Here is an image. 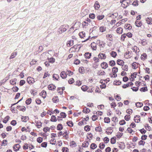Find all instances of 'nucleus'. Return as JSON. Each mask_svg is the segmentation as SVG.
Segmentation results:
<instances>
[{
    "label": "nucleus",
    "instance_id": "f257e3e1",
    "mask_svg": "<svg viewBox=\"0 0 152 152\" xmlns=\"http://www.w3.org/2000/svg\"><path fill=\"white\" fill-rule=\"evenodd\" d=\"M80 47L79 45H76L71 48L69 50L70 53L78 52L80 49Z\"/></svg>",
    "mask_w": 152,
    "mask_h": 152
},
{
    "label": "nucleus",
    "instance_id": "f03ea898",
    "mask_svg": "<svg viewBox=\"0 0 152 152\" xmlns=\"http://www.w3.org/2000/svg\"><path fill=\"white\" fill-rule=\"evenodd\" d=\"M81 89L83 91H87L88 93H92L94 90L93 88L89 87L85 85L82 86Z\"/></svg>",
    "mask_w": 152,
    "mask_h": 152
},
{
    "label": "nucleus",
    "instance_id": "7ed1b4c3",
    "mask_svg": "<svg viewBox=\"0 0 152 152\" xmlns=\"http://www.w3.org/2000/svg\"><path fill=\"white\" fill-rule=\"evenodd\" d=\"M100 59L98 57H94L91 60V62L94 65L98 66L99 64Z\"/></svg>",
    "mask_w": 152,
    "mask_h": 152
},
{
    "label": "nucleus",
    "instance_id": "20e7f679",
    "mask_svg": "<svg viewBox=\"0 0 152 152\" xmlns=\"http://www.w3.org/2000/svg\"><path fill=\"white\" fill-rule=\"evenodd\" d=\"M69 131L68 130L64 131L63 134V137L64 139L68 140L69 138Z\"/></svg>",
    "mask_w": 152,
    "mask_h": 152
},
{
    "label": "nucleus",
    "instance_id": "39448f33",
    "mask_svg": "<svg viewBox=\"0 0 152 152\" xmlns=\"http://www.w3.org/2000/svg\"><path fill=\"white\" fill-rule=\"evenodd\" d=\"M27 82L29 85H31L34 84L35 82L34 79L31 77H28L26 80Z\"/></svg>",
    "mask_w": 152,
    "mask_h": 152
},
{
    "label": "nucleus",
    "instance_id": "423d86ee",
    "mask_svg": "<svg viewBox=\"0 0 152 152\" xmlns=\"http://www.w3.org/2000/svg\"><path fill=\"white\" fill-rule=\"evenodd\" d=\"M130 0H127L121 3V7L124 8H126L130 4Z\"/></svg>",
    "mask_w": 152,
    "mask_h": 152
},
{
    "label": "nucleus",
    "instance_id": "0eeeda50",
    "mask_svg": "<svg viewBox=\"0 0 152 152\" xmlns=\"http://www.w3.org/2000/svg\"><path fill=\"white\" fill-rule=\"evenodd\" d=\"M68 28V25H62L59 28V32L61 33H63Z\"/></svg>",
    "mask_w": 152,
    "mask_h": 152
},
{
    "label": "nucleus",
    "instance_id": "6e6552de",
    "mask_svg": "<svg viewBox=\"0 0 152 152\" xmlns=\"http://www.w3.org/2000/svg\"><path fill=\"white\" fill-rule=\"evenodd\" d=\"M98 57L99 59L104 60L107 58V56L105 53H100L98 55Z\"/></svg>",
    "mask_w": 152,
    "mask_h": 152
},
{
    "label": "nucleus",
    "instance_id": "1a4fd4ad",
    "mask_svg": "<svg viewBox=\"0 0 152 152\" xmlns=\"http://www.w3.org/2000/svg\"><path fill=\"white\" fill-rule=\"evenodd\" d=\"M113 127H108L106 129L105 133L108 135H111L113 132Z\"/></svg>",
    "mask_w": 152,
    "mask_h": 152
},
{
    "label": "nucleus",
    "instance_id": "9d476101",
    "mask_svg": "<svg viewBox=\"0 0 152 152\" xmlns=\"http://www.w3.org/2000/svg\"><path fill=\"white\" fill-rule=\"evenodd\" d=\"M20 148V145L19 144H14L13 146V150L15 151H17L19 150Z\"/></svg>",
    "mask_w": 152,
    "mask_h": 152
},
{
    "label": "nucleus",
    "instance_id": "9b49d317",
    "mask_svg": "<svg viewBox=\"0 0 152 152\" xmlns=\"http://www.w3.org/2000/svg\"><path fill=\"white\" fill-rule=\"evenodd\" d=\"M100 83L101 84L100 85V88L101 89L105 88L106 87V85L105 83V80H101L100 81Z\"/></svg>",
    "mask_w": 152,
    "mask_h": 152
},
{
    "label": "nucleus",
    "instance_id": "f8f14e48",
    "mask_svg": "<svg viewBox=\"0 0 152 152\" xmlns=\"http://www.w3.org/2000/svg\"><path fill=\"white\" fill-rule=\"evenodd\" d=\"M48 88L49 90L54 91L55 90L56 87L54 85L51 84L48 86Z\"/></svg>",
    "mask_w": 152,
    "mask_h": 152
},
{
    "label": "nucleus",
    "instance_id": "ddd939ff",
    "mask_svg": "<svg viewBox=\"0 0 152 152\" xmlns=\"http://www.w3.org/2000/svg\"><path fill=\"white\" fill-rule=\"evenodd\" d=\"M140 115H136L134 116V120L136 123H138L140 121Z\"/></svg>",
    "mask_w": 152,
    "mask_h": 152
},
{
    "label": "nucleus",
    "instance_id": "4468645a",
    "mask_svg": "<svg viewBox=\"0 0 152 152\" xmlns=\"http://www.w3.org/2000/svg\"><path fill=\"white\" fill-rule=\"evenodd\" d=\"M100 66L102 69H105L108 67V64L106 62H103L101 64Z\"/></svg>",
    "mask_w": 152,
    "mask_h": 152
},
{
    "label": "nucleus",
    "instance_id": "2eb2a0df",
    "mask_svg": "<svg viewBox=\"0 0 152 152\" xmlns=\"http://www.w3.org/2000/svg\"><path fill=\"white\" fill-rule=\"evenodd\" d=\"M35 126L38 128H40L42 126V123L40 121H35Z\"/></svg>",
    "mask_w": 152,
    "mask_h": 152
},
{
    "label": "nucleus",
    "instance_id": "dca6fc26",
    "mask_svg": "<svg viewBox=\"0 0 152 152\" xmlns=\"http://www.w3.org/2000/svg\"><path fill=\"white\" fill-rule=\"evenodd\" d=\"M126 131L127 133L132 135L134 134L135 132V131L133 130L131 128L129 127L127 128Z\"/></svg>",
    "mask_w": 152,
    "mask_h": 152
},
{
    "label": "nucleus",
    "instance_id": "f3484780",
    "mask_svg": "<svg viewBox=\"0 0 152 152\" xmlns=\"http://www.w3.org/2000/svg\"><path fill=\"white\" fill-rule=\"evenodd\" d=\"M135 25L138 27H140L142 25V21L136 20L135 22Z\"/></svg>",
    "mask_w": 152,
    "mask_h": 152
},
{
    "label": "nucleus",
    "instance_id": "a211bd4d",
    "mask_svg": "<svg viewBox=\"0 0 152 152\" xmlns=\"http://www.w3.org/2000/svg\"><path fill=\"white\" fill-rule=\"evenodd\" d=\"M132 53L129 51L126 52L124 54V57L126 58H129L132 56Z\"/></svg>",
    "mask_w": 152,
    "mask_h": 152
},
{
    "label": "nucleus",
    "instance_id": "6ab92c4d",
    "mask_svg": "<svg viewBox=\"0 0 152 152\" xmlns=\"http://www.w3.org/2000/svg\"><path fill=\"white\" fill-rule=\"evenodd\" d=\"M137 75V73L136 72L132 73L131 75V78H129L130 80L131 81H133L136 78Z\"/></svg>",
    "mask_w": 152,
    "mask_h": 152
},
{
    "label": "nucleus",
    "instance_id": "aec40b11",
    "mask_svg": "<svg viewBox=\"0 0 152 152\" xmlns=\"http://www.w3.org/2000/svg\"><path fill=\"white\" fill-rule=\"evenodd\" d=\"M139 64L136 62H134L132 64V68L134 69H137L139 66Z\"/></svg>",
    "mask_w": 152,
    "mask_h": 152
},
{
    "label": "nucleus",
    "instance_id": "412c9836",
    "mask_svg": "<svg viewBox=\"0 0 152 152\" xmlns=\"http://www.w3.org/2000/svg\"><path fill=\"white\" fill-rule=\"evenodd\" d=\"M60 76L63 79H65L67 77V73L65 71H62L60 73Z\"/></svg>",
    "mask_w": 152,
    "mask_h": 152
},
{
    "label": "nucleus",
    "instance_id": "4be33fe9",
    "mask_svg": "<svg viewBox=\"0 0 152 152\" xmlns=\"http://www.w3.org/2000/svg\"><path fill=\"white\" fill-rule=\"evenodd\" d=\"M17 108L19 110L23 112L25 111L26 110V107L25 106H18L17 107Z\"/></svg>",
    "mask_w": 152,
    "mask_h": 152
},
{
    "label": "nucleus",
    "instance_id": "5701e85b",
    "mask_svg": "<svg viewBox=\"0 0 152 152\" xmlns=\"http://www.w3.org/2000/svg\"><path fill=\"white\" fill-rule=\"evenodd\" d=\"M106 39L110 41H112L113 40L112 34H107L106 35Z\"/></svg>",
    "mask_w": 152,
    "mask_h": 152
},
{
    "label": "nucleus",
    "instance_id": "b1692460",
    "mask_svg": "<svg viewBox=\"0 0 152 152\" xmlns=\"http://www.w3.org/2000/svg\"><path fill=\"white\" fill-rule=\"evenodd\" d=\"M118 147L121 149L123 150L124 149L125 147V145L124 143L123 142H120L118 143Z\"/></svg>",
    "mask_w": 152,
    "mask_h": 152
},
{
    "label": "nucleus",
    "instance_id": "393cba45",
    "mask_svg": "<svg viewBox=\"0 0 152 152\" xmlns=\"http://www.w3.org/2000/svg\"><path fill=\"white\" fill-rule=\"evenodd\" d=\"M40 95L43 98L45 99L46 98L47 93L46 92L45 90H42L40 94Z\"/></svg>",
    "mask_w": 152,
    "mask_h": 152
},
{
    "label": "nucleus",
    "instance_id": "a878e982",
    "mask_svg": "<svg viewBox=\"0 0 152 152\" xmlns=\"http://www.w3.org/2000/svg\"><path fill=\"white\" fill-rule=\"evenodd\" d=\"M125 21V19H123L117 23L116 24V27L119 26L121 25L124 23Z\"/></svg>",
    "mask_w": 152,
    "mask_h": 152
},
{
    "label": "nucleus",
    "instance_id": "bb28decb",
    "mask_svg": "<svg viewBox=\"0 0 152 152\" xmlns=\"http://www.w3.org/2000/svg\"><path fill=\"white\" fill-rule=\"evenodd\" d=\"M147 55L145 53H143L141 56V59L142 61H145L147 58Z\"/></svg>",
    "mask_w": 152,
    "mask_h": 152
},
{
    "label": "nucleus",
    "instance_id": "cd10ccee",
    "mask_svg": "<svg viewBox=\"0 0 152 152\" xmlns=\"http://www.w3.org/2000/svg\"><path fill=\"white\" fill-rule=\"evenodd\" d=\"M124 63V62L122 60L118 59L117 61V64L118 65L122 66Z\"/></svg>",
    "mask_w": 152,
    "mask_h": 152
},
{
    "label": "nucleus",
    "instance_id": "c85d7f7f",
    "mask_svg": "<svg viewBox=\"0 0 152 152\" xmlns=\"http://www.w3.org/2000/svg\"><path fill=\"white\" fill-rule=\"evenodd\" d=\"M94 8L95 10H98L100 7V5L99 4V2L96 1L95 2L94 5Z\"/></svg>",
    "mask_w": 152,
    "mask_h": 152
},
{
    "label": "nucleus",
    "instance_id": "c756f323",
    "mask_svg": "<svg viewBox=\"0 0 152 152\" xmlns=\"http://www.w3.org/2000/svg\"><path fill=\"white\" fill-rule=\"evenodd\" d=\"M69 145L71 148H74L77 146V144L75 141H72L70 142Z\"/></svg>",
    "mask_w": 152,
    "mask_h": 152
},
{
    "label": "nucleus",
    "instance_id": "7c9ffc66",
    "mask_svg": "<svg viewBox=\"0 0 152 152\" xmlns=\"http://www.w3.org/2000/svg\"><path fill=\"white\" fill-rule=\"evenodd\" d=\"M147 23L149 25L152 24V18L151 17H148L146 18Z\"/></svg>",
    "mask_w": 152,
    "mask_h": 152
},
{
    "label": "nucleus",
    "instance_id": "2f4dec72",
    "mask_svg": "<svg viewBox=\"0 0 152 152\" xmlns=\"http://www.w3.org/2000/svg\"><path fill=\"white\" fill-rule=\"evenodd\" d=\"M118 15V13L117 12H115L112 14H110V17H111L113 19L115 18Z\"/></svg>",
    "mask_w": 152,
    "mask_h": 152
},
{
    "label": "nucleus",
    "instance_id": "473e14b6",
    "mask_svg": "<svg viewBox=\"0 0 152 152\" xmlns=\"http://www.w3.org/2000/svg\"><path fill=\"white\" fill-rule=\"evenodd\" d=\"M121 69L124 71H127L128 69V66L126 64L125 65L124 64L121 66Z\"/></svg>",
    "mask_w": 152,
    "mask_h": 152
},
{
    "label": "nucleus",
    "instance_id": "72a5a7b5",
    "mask_svg": "<svg viewBox=\"0 0 152 152\" xmlns=\"http://www.w3.org/2000/svg\"><path fill=\"white\" fill-rule=\"evenodd\" d=\"M123 28H122L119 27L117 28L116 32L118 34H121L123 32Z\"/></svg>",
    "mask_w": 152,
    "mask_h": 152
},
{
    "label": "nucleus",
    "instance_id": "f704fd0d",
    "mask_svg": "<svg viewBox=\"0 0 152 152\" xmlns=\"http://www.w3.org/2000/svg\"><path fill=\"white\" fill-rule=\"evenodd\" d=\"M73 44V40H71L67 42V47H70L72 46Z\"/></svg>",
    "mask_w": 152,
    "mask_h": 152
},
{
    "label": "nucleus",
    "instance_id": "c9c22d12",
    "mask_svg": "<svg viewBox=\"0 0 152 152\" xmlns=\"http://www.w3.org/2000/svg\"><path fill=\"white\" fill-rule=\"evenodd\" d=\"M116 138L115 137H112L110 139V143L112 144H114L116 142Z\"/></svg>",
    "mask_w": 152,
    "mask_h": 152
},
{
    "label": "nucleus",
    "instance_id": "e433bc0d",
    "mask_svg": "<svg viewBox=\"0 0 152 152\" xmlns=\"http://www.w3.org/2000/svg\"><path fill=\"white\" fill-rule=\"evenodd\" d=\"M110 55L114 58H115L117 55L116 52L114 51H112L110 53Z\"/></svg>",
    "mask_w": 152,
    "mask_h": 152
},
{
    "label": "nucleus",
    "instance_id": "4c0bfd02",
    "mask_svg": "<svg viewBox=\"0 0 152 152\" xmlns=\"http://www.w3.org/2000/svg\"><path fill=\"white\" fill-rule=\"evenodd\" d=\"M91 53H90L89 52L86 53L84 54V56L86 58H91Z\"/></svg>",
    "mask_w": 152,
    "mask_h": 152
},
{
    "label": "nucleus",
    "instance_id": "58836bf2",
    "mask_svg": "<svg viewBox=\"0 0 152 152\" xmlns=\"http://www.w3.org/2000/svg\"><path fill=\"white\" fill-rule=\"evenodd\" d=\"M91 46L92 49L94 50H96L97 48L96 44L94 42H93L91 44Z\"/></svg>",
    "mask_w": 152,
    "mask_h": 152
},
{
    "label": "nucleus",
    "instance_id": "ea45409f",
    "mask_svg": "<svg viewBox=\"0 0 152 152\" xmlns=\"http://www.w3.org/2000/svg\"><path fill=\"white\" fill-rule=\"evenodd\" d=\"M8 144V141L7 140H4L2 142L1 145V146H6Z\"/></svg>",
    "mask_w": 152,
    "mask_h": 152
},
{
    "label": "nucleus",
    "instance_id": "a19ab883",
    "mask_svg": "<svg viewBox=\"0 0 152 152\" xmlns=\"http://www.w3.org/2000/svg\"><path fill=\"white\" fill-rule=\"evenodd\" d=\"M16 80L17 79L16 78L12 79L10 80V83L12 85H14L16 84Z\"/></svg>",
    "mask_w": 152,
    "mask_h": 152
},
{
    "label": "nucleus",
    "instance_id": "79ce46f5",
    "mask_svg": "<svg viewBox=\"0 0 152 152\" xmlns=\"http://www.w3.org/2000/svg\"><path fill=\"white\" fill-rule=\"evenodd\" d=\"M89 145V142L88 141H85L83 143L82 146L84 148L88 147Z\"/></svg>",
    "mask_w": 152,
    "mask_h": 152
},
{
    "label": "nucleus",
    "instance_id": "37998d69",
    "mask_svg": "<svg viewBox=\"0 0 152 152\" xmlns=\"http://www.w3.org/2000/svg\"><path fill=\"white\" fill-rule=\"evenodd\" d=\"M124 27L126 29L130 30L132 28V26L129 24H126L125 25Z\"/></svg>",
    "mask_w": 152,
    "mask_h": 152
},
{
    "label": "nucleus",
    "instance_id": "c03bdc74",
    "mask_svg": "<svg viewBox=\"0 0 152 152\" xmlns=\"http://www.w3.org/2000/svg\"><path fill=\"white\" fill-rule=\"evenodd\" d=\"M91 126L89 125H86L84 127V130L86 132H88L91 130Z\"/></svg>",
    "mask_w": 152,
    "mask_h": 152
},
{
    "label": "nucleus",
    "instance_id": "a18cd8bd",
    "mask_svg": "<svg viewBox=\"0 0 152 152\" xmlns=\"http://www.w3.org/2000/svg\"><path fill=\"white\" fill-rule=\"evenodd\" d=\"M99 30L100 32H103L106 31V27L104 26H102L99 27Z\"/></svg>",
    "mask_w": 152,
    "mask_h": 152
},
{
    "label": "nucleus",
    "instance_id": "49530a36",
    "mask_svg": "<svg viewBox=\"0 0 152 152\" xmlns=\"http://www.w3.org/2000/svg\"><path fill=\"white\" fill-rule=\"evenodd\" d=\"M111 119H112V121L113 122H114L116 124H117V123L118 121V118L117 117H116V116H114V117H112Z\"/></svg>",
    "mask_w": 152,
    "mask_h": 152
},
{
    "label": "nucleus",
    "instance_id": "de8ad7c7",
    "mask_svg": "<svg viewBox=\"0 0 152 152\" xmlns=\"http://www.w3.org/2000/svg\"><path fill=\"white\" fill-rule=\"evenodd\" d=\"M104 122L105 123L109 124L110 122V119L109 117H104Z\"/></svg>",
    "mask_w": 152,
    "mask_h": 152
},
{
    "label": "nucleus",
    "instance_id": "09e8293b",
    "mask_svg": "<svg viewBox=\"0 0 152 152\" xmlns=\"http://www.w3.org/2000/svg\"><path fill=\"white\" fill-rule=\"evenodd\" d=\"M109 65H110V66H114L115 65L116 63L115 61H114V60H110L109 61Z\"/></svg>",
    "mask_w": 152,
    "mask_h": 152
},
{
    "label": "nucleus",
    "instance_id": "8fccbe9b",
    "mask_svg": "<svg viewBox=\"0 0 152 152\" xmlns=\"http://www.w3.org/2000/svg\"><path fill=\"white\" fill-rule=\"evenodd\" d=\"M90 111V110L89 109L86 107H85V108H84L83 110V112L86 113H89Z\"/></svg>",
    "mask_w": 152,
    "mask_h": 152
},
{
    "label": "nucleus",
    "instance_id": "3c124183",
    "mask_svg": "<svg viewBox=\"0 0 152 152\" xmlns=\"http://www.w3.org/2000/svg\"><path fill=\"white\" fill-rule=\"evenodd\" d=\"M53 102L54 103H57L59 101L58 97L57 96H54L52 99Z\"/></svg>",
    "mask_w": 152,
    "mask_h": 152
},
{
    "label": "nucleus",
    "instance_id": "603ef678",
    "mask_svg": "<svg viewBox=\"0 0 152 152\" xmlns=\"http://www.w3.org/2000/svg\"><path fill=\"white\" fill-rule=\"evenodd\" d=\"M80 37L81 38H84L85 37V33L83 31L80 32L79 34Z\"/></svg>",
    "mask_w": 152,
    "mask_h": 152
},
{
    "label": "nucleus",
    "instance_id": "864d4df0",
    "mask_svg": "<svg viewBox=\"0 0 152 152\" xmlns=\"http://www.w3.org/2000/svg\"><path fill=\"white\" fill-rule=\"evenodd\" d=\"M126 37V34H122L121 37V42H124L125 38Z\"/></svg>",
    "mask_w": 152,
    "mask_h": 152
},
{
    "label": "nucleus",
    "instance_id": "5fc2aeb1",
    "mask_svg": "<svg viewBox=\"0 0 152 152\" xmlns=\"http://www.w3.org/2000/svg\"><path fill=\"white\" fill-rule=\"evenodd\" d=\"M93 137V134L91 133H89L87 134V138L89 140L92 139Z\"/></svg>",
    "mask_w": 152,
    "mask_h": 152
},
{
    "label": "nucleus",
    "instance_id": "6e6d98bb",
    "mask_svg": "<svg viewBox=\"0 0 152 152\" xmlns=\"http://www.w3.org/2000/svg\"><path fill=\"white\" fill-rule=\"evenodd\" d=\"M95 130L96 132H100L102 131V129L100 126H98L95 127Z\"/></svg>",
    "mask_w": 152,
    "mask_h": 152
},
{
    "label": "nucleus",
    "instance_id": "4d7b16f0",
    "mask_svg": "<svg viewBox=\"0 0 152 152\" xmlns=\"http://www.w3.org/2000/svg\"><path fill=\"white\" fill-rule=\"evenodd\" d=\"M50 121L52 122H56L57 121V118H56V117L54 115H52L50 119Z\"/></svg>",
    "mask_w": 152,
    "mask_h": 152
},
{
    "label": "nucleus",
    "instance_id": "13d9d810",
    "mask_svg": "<svg viewBox=\"0 0 152 152\" xmlns=\"http://www.w3.org/2000/svg\"><path fill=\"white\" fill-rule=\"evenodd\" d=\"M79 72L81 74H83L85 72V69L84 67L81 66L80 67L79 69Z\"/></svg>",
    "mask_w": 152,
    "mask_h": 152
},
{
    "label": "nucleus",
    "instance_id": "bf43d9fd",
    "mask_svg": "<svg viewBox=\"0 0 152 152\" xmlns=\"http://www.w3.org/2000/svg\"><path fill=\"white\" fill-rule=\"evenodd\" d=\"M29 146L30 145L27 143H25L24 144V145L23 146V148L24 150H27L28 149Z\"/></svg>",
    "mask_w": 152,
    "mask_h": 152
},
{
    "label": "nucleus",
    "instance_id": "052dcab7",
    "mask_svg": "<svg viewBox=\"0 0 152 152\" xmlns=\"http://www.w3.org/2000/svg\"><path fill=\"white\" fill-rule=\"evenodd\" d=\"M63 129V126L62 124H58L57 126V129L58 130H61Z\"/></svg>",
    "mask_w": 152,
    "mask_h": 152
},
{
    "label": "nucleus",
    "instance_id": "680f3d73",
    "mask_svg": "<svg viewBox=\"0 0 152 152\" xmlns=\"http://www.w3.org/2000/svg\"><path fill=\"white\" fill-rule=\"evenodd\" d=\"M17 53L16 52L12 53L11 54L10 56V59H12V58H14L15 57V56L17 55Z\"/></svg>",
    "mask_w": 152,
    "mask_h": 152
},
{
    "label": "nucleus",
    "instance_id": "e2e57ef3",
    "mask_svg": "<svg viewBox=\"0 0 152 152\" xmlns=\"http://www.w3.org/2000/svg\"><path fill=\"white\" fill-rule=\"evenodd\" d=\"M123 133L122 132H118L117 133V134L116 135V137L117 138L120 139L122 137V136L123 135Z\"/></svg>",
    "mask_w": 152,
    "mask_h": 152
},
{
    "label": "nucleus",
    "instance_id": "0e129e2a",
    "mask_svg": "<svg viewBox=\"0 0 152 152\" xmlns=\"http://www.w3.org/2000/svg\"><path fill=\"white\" fill-rule=\"evenodd\" d=\"M116 103L115 102H113L110 103L111 108L114 109V110L115 109V107H116Z\"/></svg>",
    "mask_w": 152,
    "mask_h": 152
},
{
    "label": "nucleus",
    "instance_id": "69168bd1",
    "mask_svg": "<svg viewBox=\"0 0 152 152\" xmlns=\"http://www.w3.org/2000/svg\"><path fill=\"white\" fill-rule=\"evenodd\" d=\"M118 71V67L116 66L113 67L112 69V72L115 74H116Z\"/></svg>",
    "mask_w": 152,
    "mask_h": 152
},
{
    "label": "nucleus",
    "instance_id": "338daca9",
    "mask_svg": "<svg viewBox=\"0 0 152 152\" xmlns=\"http://www.w3.org/2000/svg\"><path fill=\"white\" fill-rule=\"evenodd\" d=\"M145 141L141 140L140 141H139L138 144L139 145H142L143 146H144L145 145Z\"/></svg>",
    "mask_w": 152,
    "mask_h": 152
},
{
    "label": "nucleus",
    "instance_id": "774afa93",
    "mask_svg": "<svg viewBox=\"0 0 152 152\" xmlns=\"http://www.w3.org/2000/svg\"><path fill=\"white\" fill-rule=\"evenodd\" d=\"M103 140L104 143L106 144L108 143L110 140L107 137H104Z\"/></svg>",
    "mask_w": 152,
    "mask_h": 152
}]
</instances>
